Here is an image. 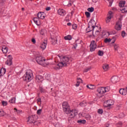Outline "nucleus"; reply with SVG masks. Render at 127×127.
I'll return each mask as SVG.
<instances>
[{
  "label": "nucleus",
  "mask_w": 127,
  "mask_h": 127,
  "mask_svg": "<svg viewBox=\"0 0 127 127\" xmlns=\"http://www.w3.org/2000/svg\"><path fill=\"white\" fill-rule=\"evenodd\" d=\"M112 41V40L111 39H108V38H106L104 40V42L105 43H110V42Z\"/></svg>",
  "instance_id": "nucleus-35"
},
{
  "label": "nucleus",
  "mask_w": 127,
  "mask_h": 127,
  "mask_svg": "<svg viewBox=\"0 0 127 127\" xmlns=\"http://www.w3.org/2000/svg\"><path fill=\"white\" fill-rule=\"evenodd\" d=\"M14 110L15 112H16V113H17V114H20L22 112V111L18 110L16 108H14Z\"/></svg>",
  "instance_id": "nucleus-43"
},
{
  "label": "nucleus",
  "mask_w": 127,
  "mask_h": 127,
  "mask_svg": "<svg viewBox=\"0 0 127 127\" xmlns=\"http://www.w3.org/2000/svg\"><path fill=\"white\" fill-rule=\"evenodd\" d=\"M36 80L37 82H42L43 81V77L40 75H37L36 76Z\"/></svg>",
  "instance_id": "nucleus-19"
},
{
  "label": "nucleus",
  "mask_w": 127,
  "mask_h": 127,
  "mask_svg": "<svg viewBox=\"0 0 127 127\" xmlns=\"http://www.w3.org/2000/svg\"><path fill=\"white\" fill-rule=\"evenodd\" d=\"M77 123L78 124H82V125H85V124H86V120H78Z\"/></svg>",
  "instance_id": "nucleus-31"
},
{
  "label": "nucleus",
  "mask_w": 127,
  "mask_h": 127,
  "mask_svg": "<svg viewBox=\"0 0 127 127\" xmlns=\"http://www.w3.org/2000/svg\"><path fill=\"white\" fill-rule=\"evenodd\" d=\"M122 21H118L115 25V29H116V30H121L122 29Z\"/></svg>",
  "instance_id": "nucleus-10"
},
{
  "label": "nucleus",
  "mask_w": 127,
  "mask_h": 127,
  "mask_svg": "<svg viewBox=\"0 0 127 127\" xmlns=\"http://www.w3.org/2000/svg\"><path fill=\"white\" fill-rule=\"evenodd\" d=\"M87 88H88V89H90V90H93V89H94L93 87V85H87L86 86Z\"/></svg>",
  "instance_id": "nucleus-47"
},
{
  "label": "nucleus",
  "mask_w": 127,
  "mask_h": 127,
  "mask_svg": "<svg viewBox=\"0 0 127 127\" xmlns=\"http://www.w3.org/2000/svg\"><path fill=\"white\" fill-rule=\"evenodd\" d=\"M40 91H41V93H45V90H44L42 87L40 88Z\"/></svg>",
  "instance_id": "nucleus-49"
},
{
  "label": "nucleus",
  "mask_w": 127,
  "mask_h": 127,
  "mask_svg": "<svg viewBox=\"0 0 127 127\" xmlns=\"http://www.w3.org/2000/svg\"><path fill=\"white\" fill-rule=\"evenodd\" d=\"M118 48H119V45H114V49L115 51H118Z\"/></svg>",
  "instance_id": "nucleus-42"
},
{
  "label": "nucleus",
  "mask_w": 127,
  "mask_h": 127,
  "mask_svg": "<svg viewBox=\"0 0 127 127\" xmlns=\"http://www.w3.org/2000/svg\"><path fill=\"white\" fill-rule=\"evenodd\" d=\"M98 54L99 56H103L104 55V52L100 50L98 51Z\"/></svg>",
  "instance_id": "nucleus-36"
},
{
  "label": "nucleus",
  "mask_w": 127,
  "mask_h": 127,
  "mask_svg": "<svg viewBox=\"0 0 127 127\" xmlns=\"http://www.w3.org/2000/svg\"><path fill=\"white\" fill-rule=\"evenodd\" d=\"M90 51L91 52H93L97 49V43L96 41L93 40L91 42L90 46Z\"/></svg>",
  "instance_id": "nucleus-7"
},
{
  "label": "nucleus",
  "mask_w": 127,
  "mask_h": 127,
  "mask_svg": "<svg viewBox=\"0 0 127 127\" xmlns=\"http://www.w3.org/2000/svg\"><path fill=\"white\" fill-rule=\"evenodd\" d=\"M58 13L59 15H61V16H64L66 14V11L63 9H59L58 10Z\"/></svg>",
  "instance_id": "nucleus-12"
},
{
  "label": "nucleus",
  "mask_w": 127,
  "mask_h": 127,
  "mask_svg": "<svg viewBox=\"0 0 127 127\" xmlns=\"http://www.w3.org/2000/svg\"><path fill=\"white\" fill-rule=\"evenodd\" d=\"M97 113L99 115H103V114L104 113V111L102 109H99L98 110Z\"/></svg>",
  "instance_id": "nucleus-33"
},
{
  "label": "nucleus",
  "mask_w": 127,
  "mask_h": 127,
  "mask_svg": "<svg viewBox=\"0 0 127 127\" xmlns=\"http://www.w3.org/2000/svg\"><path fill=\"white\" fill-rule=\"evenodd\" d=\"M90 69H91V68H90V67L86 68L85 69H84V72H88V71H90Z\"/></svg>",
  "instance_id": "nucleus-50"
},
{
  "label": "nucleus",
  "mask_w": 127,
  "mask_h": 127,
  "mask_svg": "<svg viewBox=\"0 0 127 127\" xmlns=\"http://www.w3.org/2000/svg\"><path fill=\"white\" fill-rule=\"evenodd\" d=\"M31 0V1H32V0Z\"/></svg>",
  "instance_id": "nucleus-63"
},
{
  "label": "nucleus",
  "mask_w": 127,
  "mask_h": 127,
  "mask_svg": "<svg viewBox=\"0 0 127 127\" xmlns=\"http://www.w3.org/2000/svg\"><path fill=\"white\" fill-rule=\"evenodd\" d=\"M50 9H51V8L50 7H47L46 8V10L48 11V10H50Z\"/></svg>",
  "instance_id": "nucleus-55"
},
{
  "label": "nucleus",
  "mask_w": 127,
  "mask_h": 127,
  "mask_svg": "<svg viewBox=\"0 0 127 127\" xmlns=\"http://www.w3.org/2000/svg\"><path fill=\"white\" fill-rule=\"evenodd\" d=\"M63 110L65 114H68L69 113V110H70V105L67 102H64L62 104Z\"/></svg>",
  "instance_id": "nucleus-4"
},
{
  "label": "nucleus",
  "mask_w": 127,
  "mask_h": 127,
  "mask_svg": "<svg viewBox=\"0 0 127 127\" xmlns=\"http://www.w3.org/2000/svg\"><path fill=\"white\" fill-rule=\"evenodd\" d=\"M65 40H68L70 41V40H72V36L70 35H68L64 37Z\"/></svg>",
  "instance_id": "nucleus-28"
},
{
  "label": "nucleus",
  "mask_w": 127,
  "mask_h": 127,
  "mask_svg": "<svg viewBox=\"0 0 127 127\" xmlns=\"http://www.w3.org/2000/svg\"><path fill=\"white\" fill-rule=\"evenodd\" d=\"M77 46H78V45L77 44H75L74 45H73V48L74 49H76V48H77Z\"/></svg>",
  "instance_id": "nucleus-54"
},
{
  "label": "nucleus",
  "mask_w": 127,
  "mask_h": 127,
  "mask_svg": "<svg viewBox=\"0 0 127 127\" xmlns=\"http://www.w3.org/2000/svg\"><path fill=\"white\" fill-rule=\"evenodd\" d=\"M93 2H97L98 1V0H92Z\"/></svg>",
  "instance_id": "nucleus-58"
},
{
  "label": "nucleus",
  "mask_w": 127,
  "mask_h": 127,
  "mask_svg": "<svg viewBox=\"0 0 127 127\" xmlns=\"http://www.w3.org/2000/svg\"><path fill=\"white\" fill-rule=\"evenodd\" d=\"M33 124H34V126H39V125H40V122L35 121V120Z\"/></svg>",
  "instance_id": "nucleus-38"
},
{
  "label": "nucleus",
  "mask_w": 127,
  "mask_h": 127,
  "mask_svg": "<svg viewBox=\"0 0 127 127\" xmlns=\"http://www.w3.org/2000/svg\"><path fill=\"white\" fill-rule=\"evenodd\" d=\"M37 17L41 19H44L45 18V13L43 12H39L37 14Z\"/></svg>",
  "instance_id": "nucleus-13"
},
{
  "label": "nucleus",
  "mask_w": 127,
  "mask_h": 127,
  "mask_svg": "<svg viewBox=\"0 0 127 127\" xmlns=\"http://www.w3.org/2000/svg\"><path fill=\"white\" fill-rule=\"evenodd\" d=\"M40 33L41 34V35H44V31L43 30H41L40 32Z\"/></svg>",
  "instance_id": "nucleus-53"
},
{
  "label": "nucleus",
  "mask_w": 127,
  "mask_h": 127,
  "mask_svg": "<svg viewBox=\"0 0 127 127\" xmlns=\"http://www.w3.org/2000/svg\"><path fill=\"white\" fill-rule=\"evenodd\" d=\"M80 106L81 107H85V106H87V103L85 101H83L80 103Z\"/></svg>",
  "instance_id": "nucleus-32"
},
{
  "label": "nucleus",
  "mask_w": 127,
  "mask_h": 127,
  "mask_svg": "<svg viewBox=\"0 0 127 127\" xmlns=\"http://www.w3.org/2000/svg\"><path fill=\"white\" fill-rule=\"evenodd\" d=\"M111 82L114 84L119 82V77L114 76L111 78Z\"/></svg>",
  "instance_id": "nucleus-18"
},
{
  "label": "nucleus",
  "mask_w": 127,
  "mask_h": 127,
  "mask_svg": "<svg viewBox=\"0 0 127 127\" xmlns=\"http://www.w3.org/2000/svg\"><path fill=\"white\" fill-rule=\"evenodd\" d=\"M36 60L37 63L39 64L40 65H43L44 63L46 61V60L44 59V58L40 56H37L36 57Z\"/></svg>",
  "instance_id": "nucleus-6"
},
{
  "label": "nucleus",
  "mask_w": 127,
  "mask_h": 127,
  "mask_svg": "<svg viewBox=\"0 0 127 127\" xmlns=\"http://www.w3.org/2000/svg\"><path fill=\"white\" fill-rule=\"evenodd\" d=\"M1 104L3 107H6L7 106V102L6 101H2Z\"/></svg>",
  "instance_id": "nucleus-37"
},
{
  "label": "nucleus",
  "mask_w": 127,
  "mask_h": 127,
  "mask_svg": "<svg viewBox=\"0 0 127 127\" xmlns=\"http://www.w3.org/2000/svg\"><path fill=\"white\" fill-rule=\"evenodd\" d=\"M37 103H40V102H41V99L38 98V99L37 100Z\"/></svg>",
  "instance_id": "nucleus-56"
},
{
  "label": "nucleus",
  "mask_w": 127,
  "mask_h": 127,
  "mask_svg": "<svg viewBox=\"0 0 127 127\" xmlns=\"http://www.w3.org/2000/svg\"><path fill=\"white\" fill-rule=\"evenodd\" d=\"M92 30L93 32L94 29H93V27L90 26V25H88V26L87 27V28L86 29V33H88L89 32H91V31H92Z\"/></svg>",
  "instance_id": "nucleus-21"
},
{
  "label": "nucleus",
  "mask_w": 127,
  "mask_h": 127,
  "mask_svg": "<svg viewBox=\"0 0 127 127\" xmlns=\"http://www.w3.org/2000/svg\"><path fill=\"white\" fill-rule=\"evenodd\" d=\"M116 33H117L115 31H112V34H116Z\"/></svg>",
  "instance_id": "nucleus-57"
},
{
  "label": "nucleus",
  "mask_w": 127,
  "mask_h": 127,
  "mask_svg": "<svg viewBox=\"0 0 127 127\" xmlns=\"http://www.w3.org/2000/svg\"><path fill=\"white\" fill-rule=\"evenodd\" d=\"M67 25H68V26H70V25H71V23L70 22L67 23Z\"/></svg>",
  "instance_id": "nucleus-59"
},
{
  "label": "nucleus",
  "mask_w": 127,
  "mask_h": 127,
  "mask_svg": "<svg viewBox=\"0 0 127 127\" xmlns=\"http://www.w3.org/2000/svg\"><path fill=\"white\" fill-rule=\"evenodd\" d=\"M126 35H127V33L124 31H123L122 32V36L123 37H125V36H126Z\"/></svg>",
  "instance_id": "nucleus-45"
},
{
  "label": "nucleus",
  "mask_w": 127,
  "mask_h": 127,
  "mask_svg": "<svg viewBox=\"0 0 127 127\" xmlns=\"http://www.w3.org/2000/svg\"><path fill=\"white\" fill-rule=\"evenodd\" d=\"M73 2H72V1L71 0H70L68 1V3L67 4V6H72V4H73Z\"/></svg>",
  "instance_id": "nucleus-44"
},
{
  "label": "nucleus",
  "mask_w": 127,
  "mask_h": 127,
  "mask_svg": "<svg viewBox=\"0 0 127 127\" xmlns=\"http://www.w3.org/2000/svg\"><path fill=\"white\" fill-rule=\"evenodd\" d=\"M33 79V73L32 70L28 69L23 76V79L26 82H30Z\"/></svg>",
  "instance_id": "nucleus-2"
},
{
  "label": "nucleus",
  "mask_w": 127,
  "mask_h": 127,
  "mask_svg": "<svg viewBox=\"0 0 127 127\" xmlns=\"http://www.w3.org/2000/svg\"><path fill=\"white\" fill-rule=\"evenodd\" d=\"M96 21L94 20V19H91L89 22L88 23V25L91 26L92 27V29H95V27H96Z\"/></svg>",
  "instance_id": "nucleus-11"
},
{
  "label": "nucleus",
  "mask_w": 127,
  "mask_h": 127,
  "mask_svg": "<svg viewBox=\"0 0 127 127\" xmlns=\"http://www.w3.org/2000/svg\"><path fill=\"white\" fill-rule=\"evenodd\" d=\"M31 42L33 43V44H35V43H36V40H35V38H32L31 39Z\"/></svg>",
  "instance_id": "nucleus-46"
},
{
  "label": "nucleus",
  "mask_w": 127,
  "mask_h": 127,
  "mask_svg": "<svg viewBox=\"0 0 127 127\" xmlns=\"http://www.w3.org/2000/svg\"><path fill=\"white\" fill-rule=\"evenodd\" d=\"M113 17V12L112 11H109L107 15V18L106 19V22L108 23L111 21V19Z\"/></svg>",
  "instance_id": "nucleus-14"
},
{
  "label": "nucleus",
  "mask_w": 127,
  "mask_h": 127,
  "mask_svg": "<svg viewBox=\"0 0 127 127\" xmlns=\"http://www.w3.org/2000/svg\"><path fill=\"white\" fill-rule=\"evenodd\" d=\"M109 68H110V66H109V64H103V69L104 70V71H108V70H109Z\"/></svg>",
  "instance_id": "nucleus-27"
},
{
  "label": "nucleus",
  "mask_w": 127,
  "mask_h": 127,
  "mask_svg": "<svg viewBox=\"0 0 127 127\" xmlns=\"http://www.w3.org/2000/svg\"><path fill=\"white\" fill-rule=\"evenodd\" d=\"M5 115L4 112L2 111V110L0 109V117H3Z\"/></svg>",
  "instance_id": "nucleus-34"
},
{
  "label": "nucleus",
  "mask_w": 127,
  "mask_h": 127,
  "mask_svg": "<svg viewBox=\"0 0 127 127\" xmlns=\"http://www.w3.org/2000/svg\"><path fill=\"white\" fill-rule=\"evenodd\" d=\"M100 32V31L99 30H96L95 31V33H99Z\"/></svg>",
  "instance_id": "nucleus-60"
},
{
  "label": "nucleus",
  "mask_w": 127,
  "mask_h": 127,
  "mask_svg": "<svg viewBox=\"0 0 127 127\" xmlns=\"http://www.w3.org/2000/svg\"><path fill=\"white\" fill-rule=\"evenodd\" d=\"M67 115H69L70 118H74L76 117L77 115H78V111L76 110H70V109L68 110V113H66Z\"/></svg>",
  "instance_id": "nucleus-8"
},
{
  "label": "nucleus",
  "mask_w": 127,
  "mask_h": 127,
  "mask_svg": "<svg viewBox=\"0 0 127 127\" xmlns=\"http://www.w3.org/2000/svg\"><path fill=\"white\" fill-rule=\"evenodd\" d=\"M85 14L87 17H90L91 16V14L89 12H85Z\"/></svg>",
  "instance_id": "nucleus-41"
},
{
  "label": "nucleus",
  "mask_w": 127,
  "mask_h": 127,
  "mask_svg": "<svg viewBox=\"0 0 127 127\" xmlns=\"http://www.w3.org/2000/svg\"><path fill=\"white\" fill-rule=\"evenodd\" d=\"M120 10H121L122 13H125V12H127V6H124L121 8Z\"/></svg>",
  "instance_id": "nucleus-25"
},
{
  "label": "nucleus",
  "mask_w": 127,
  "mask_h": 127,
  "mask_svg": "<svg viewBox=\"0 0 127 127\" xmlns=\"http://www.w3.org/2000/svg\"><path fill=\"white\" fill-rule=\"evenodd\" d=\"M5 72H6V70L4 68H2L0 70V77L1 76H3L5 74Z\"/></svg>",
  "instance_id": "nucleus-22"
},
{
  "label": "nucleus",
  "mask_w": 127,
  "mask_h": 127,
  "mask_svg": "<svg viewBox=\"0 0 127 127\" xmlns=\"http://www.w3.org/2000/svg\"><path fill=\"white\" fill-rule=\"evenodd\" d=\"M111 40L112 41L111 43L113 44L114 43H115V42H116V38L113 37L112 39H111Z\"/></svg>",
  "instance_id": "nucleus-48"
},
{
  "label": "nucleus",
  "mask_w": 127,
  "mask_h": 127,
  "mask_svg": "<svg viewBox=\"0 0 127 127\" xmlns=\"http://www.w3.org/2000/svg\"><path fill=\"white\" fill-rule=\"evenodd\" d=\"M87 10L88 11H89V12H93V11H94V7H89L87 9Z\"/></svg>",
  "instance_id": "nucleus-39"
},
{
  "label": "nucleus",
  "mask_w": 127,
  "mask_h": 127,
  "mask_svg": "<svg viewBox=\"0 0 127 127\" xmlns=\"http://www.w3.org/2000/svg\"><path fill=\"white\" fill-rule=\"evenodd\" d=\"M82 116L83 117H84L86 120H87V121H89V120H91V115L88 114V113H83L82 114Z\"/></svg>",
  "instance_id": "nucleus-20"
},
{
  "label": "nucleus",
  "mask_w": 127,
  "mask_h": 127,
  "mask_svg": "<svg viewBox=\"0 0 127 127\" xmlns=\"http://www.w3.org/2000/svg\"><path fill=\"white\" fill-rule=\"evenodd\" d=\"M9 103H10V104H15V98H12L11 100H9Z\"/></svg>",
  "instance_id": "nucleus-30"
},
{
  "label": "nucleus",
  "mask_w": 127,
  "mask_h": 127,
  "mask_svg": "<svg viewBox=\"0 0 127 127\" xmlns=\"http://www.w3.org/2000/svg\"><path fill=\"white\" fill-rule=\"evenodd\" d=\"M73 3H74V1H75V0H70Z\"/></svg>",
  "instance_id": "nucleus-61"
},
{
  "label": "nucleus",
  "mask_w": 127,
  "mask_h": 127,
  "mask_svg": "<svg viewBox=\"0 0 127 127\" xmlns=\"http://www.w3.org/2000/svg\"><path fill=\"white\" fill-rule=\"evenodd\" d=\"M51 39H52V43L53 44H56L57 43V37H51Z\"/></svg>",
  "instance_id": "nucleus-24"
},
{
  "label": "nucleus",
  "mask_w": 127,
  "mask_h": 127,
  "mask_svg": "<svg viewBox=\"0 0 127 127\" xmlns=\"http://www.w3.org/2000/svg\"><path fill=\"white\" fill-rule=\"evenodd\" d=\"M59 57L61 62L58 64L57 66L54 67L56 70H59V69H61L62 67H66L68 64H70L71 60L69 57L67 56L62 57L59 56Z\"/></svg>",
  "instance_id": "nucleus-1"
},
{
  "label": "nucleus",
  "mask_w": 127,
  "mask_h": 127,
  "mask_svg": "<svg viewBox=\"0 0 127 127\" xmlns=\"http://www.w3.org/2000/svg\"><path fill=\"white\" fill-rule=\"evenodd\" d=\"M8 49V48L6 47L5 46H3L1 48V50L3 52V53H4V54L7 53Z\"/></svg>",
  "instance_id": "nucleus-26"
},
{
  "label": "nucleus",
  "mask_w": 127,
  "mask_h": 127,
  "mask_svg": "<svg viewBox=\"0 0 127 127\" xmlns=\"http://www.w3.org/2000/svg\"><path fill=\"white\" fill-rule=\"evenodd\" d=\"M51 90H53L52 88L51 89Z\"/></svg>",
  "instance_id": "nucleus-64"
},
{
  "label": "nucleus",
  "mask_w": 127,
  "mask_h": 127,
  "mask_svg": "<svg viewBox=\"0 0 127 127\" xmlns=\"http://www.w3.org/2000/svg\"><path fill=\"white\" fill-rule=\"evenodd\" d=\"M77 80L78 81H77V83L75 84V86L76 87H79V86H80V83L82 82V79L81 78H78Z\"/></svg>",
  "instance_id": "nucleus-29"
},
{
  "label": "nucleus",
  "mask_w": 127,
  "mask_h": 127,
  "mask_svg": "<svg viewBox=\"0 0 127 127\" xmlns=\"http://www.w3.org/2000/svg\"><path fill=\"white\" fill-rule=\"evenodd\" d=\"M5 64L8 66H11V65H12V57L11 55L8 56V59L5 62Z\"/></svg>",
  "instance_id": "nucleus-9"
},
{
  "label": "nucleus",
  "mask_w": 127,
  "mask_h": 127,
  "mask_svg": "<svg viewBox=\"0 0 127 127\" xmlns=\"http://www.w3.org/2000/svg\"><path fill=\"white\" fill-rule=\"evenodd\" d=\"M41 113H42V109H39V110H37V115H38L39 116H40V115H41Z\"/></svg>",
  "instance_id": "nucleus-40"
},
{
  "label": "nucleus",
  "mask_w": 127,
  "mask_h": 127,
  "mask_svg": "<svg viewBox=\"0 0 127 127\" xmlns=\"http://www.w3.org/2000/svg\"><path fill=\"white\" fill-rule=\"evenodd\" d=\"M33 20L34 23H35V24L38 25V26H39V25H40V24H41V23L40 22V20H39V18L34 17L33 19Z\"/></svg>",
  "instance_id": "nucleus-16"
},
{
  "label": "nucleus",
  "mask_w": 127,
  "mask_h": 127,
  "mask_svg": "<svg viewBox=\"0 0 127 127\" xmlns=\"http://www.w3.org/2000/svg\"><path fill=\"white\" fill-rule=\"evenodd\" d=\"M35 119L33 116H29L28 118L27 123L28 124H33Z\"/></svg>",
  "instance_id": "nucleus-17"
},
{
  "label": "nucleus",
  "mask_w": 127,
  "mask_h": 127,
  "mask_svg": "<svg viewBox=\"0 0 127 127\" xmlns=\"http://www.w3.org/2000/svg\"><path fill=\"white\" fill-rule=\"evenodd\" d=\"M47 46V41L45 40L41 44L40 48L42 49V50H44L46 48V46Z\"/></svg>",
  "instance_id": "nucleus-15"
},
{
  "label": "nucleus",
  "mask_w": 127,
  "mask_h": 127,
  "mask_svg": "<svg viewBox=\"0 0 127 127\" xmlns=\"http://www.w3.org/2000/svg\"><path fill=\"white\" fill-rule=\"evenodd\" d=\"M72 28H73V29H77V25H76V24H73V25H72Z\"/></svg>",
  "instance_id": "nucleus-51"
},
{
  "label": "nucleus",
  "mask_w": 127,
  "mask_h": 127,
  "mask_svg": "<svg viewBox=\"0 0 127 127\" xmlns=\"http://www.w3.org/2000/svg\"><path fill=\"white\" fill-rule=\"evenodd\" d=\"M108 1L110 3V6H112V4H113V0L111 1V0H108Z\"/></svg>",
  "instance_id": "nucleus-52"
},
{
  "label": "nucleus",
  "mask_w": 127,
  "mask_h": 127,
  "mask_svg": "<svg viewBox=\"0 0 127 127\" xmlns=\"http://www.w3.org/2000/svg\"><path fill=\"white\" fill-rule=\"evenodd\" d=\"M22 9H24V8H22Z\"/></svg>",
  "instance_id": "nucleus-62"
},
{
  "label": "nucleus",
  "mask_w": 127,
  "mask_h": 127,
  "mask_svg": "<svg viewBox=\"0 0 127 127\" xmlns=\"http://www.w3.org/2000/svg\"><path fill=\"white\" fill-rule=\"evenodd\" d=\"M115 104V101L112 99L108 100L107 101H105L104 103L103 106L105 108H109L111 107V106H114Z\"/></svg>",
  "instance_id": "nucleus-5"
},
{
  "label": "nucleus",
  "mask_w": 127,
  "mask_h": 127,
  "mask_svg": "<svg viewBox=\"0 0 127 127\" xmlns=\"http://www.w3.org/2000/svg\"><path fill=\"white\" fill-rule=\"evenodd\" d=\"M119 6L122 8V7H124L125 5H126V1L125 0H121L119 2Z\"/></svg>",
  "instance_id": "nucleus-23"
},
{
  "label": "nucleus",
  "mask_w": 127,
  "mask_h": 127,
  "mask_svg": "<svg viewBox=\"0 0 127 127\" xmlns=\"http://www.w3.org/2000/svg\"><path fill=\"white\" fill-rule=\"evenodd\" d=\"M110 91V87H99L97 89V92L98 93V95H103L105 94V93H107V92H109Z\"/></svg>",
  "instance_id": "nucleus-3"
}]
</instances>
